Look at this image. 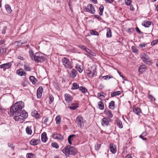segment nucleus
Segmentation results:
<instances>
[{"label": "nucleus", "mask_w": 158, "mask_h": 158, "mask_svg": "<svg viewBox=\"0 0 158 158\" xmlns=\"http://www.w3.org/2000/svg\"><path fill=\"white\" fill-rule=\"evenodd\" d=\"M48 139L46 133L45 132L43 133L41 135V140L44 143L46 142Z\"/></svg>", "instance_id": "nucleus-17"}, {"label": "nucleus", "mask_w": 158, "mask_h": 158, "mask_svg": "<svg viewBox=\"0 0 158 158\" xmlns=\"http://www.w3.org/2000/svg\"><path fill=\"white\" fill-rule=\"evenodd\" d=\"M131 49L133 52L136 53H138V50L135 47L132 46L131 47Z\"/></svg>", "instance_id": "nucleus-45"}, {"label": "nucleus", "mask_w": 158, "mask_h": 158, "mask_svg": "<svg viewBox=\"0 0 158 158\" xmlns=\"http://www.w3.org/2000/svg\"><path fill=\"white\" fill-rule=\"evenodd\" d=\"M146 67L145 65H142L140 66L139 68V71L141 73H142L146 70Z\"/></svg>", "instance_id": "nucleus-23"}, {"label": "nucleus", "mask_w": 158, "mask_h": 158, "mask_svg": "<svg viewBox=\"0 0 158 158\" xmlns=\"http://www.w3.org/2000/svg\"><path fill=\"white\" fill-rule=\"evenodd\" d=\"M24 68L26 71H30L31 70V68H30L29 65L27 64H24Z\"/></svg>", "instance_id": "nucleus-31"}, {"label": "nucleus", "mask_w": 158, "mask_h": 158, "mask_svg": "<svg viewBox=\"0 0 158 158\" xmlns=\"http://www.w3.org/2000/svg\"><path fill=\"white\" fill-rule=\"evenodd\" d=\"M143 136L144 137L146 136L147 135V133L146 131L143 132L142 134Z\"/></svg>", "instance_id": "nucleus-62"}, {"label": "nucleus", "mask_w": 158, "mask_h": 158, "mask_svg": "<svg viewBox=\"0 0 158 158\" xmlns=\"http://www.w3.org/2000/svg\"><path fill=\"white\" fill-rule=\"evenodd\" d=\"M63 65L66 68L71 69L72 68L71 62L67 57H64L62 59Z\"/></svg>", "instance_id": "nucleus-4"}, {"label": "nucleus", "mask_w": 158, "mask_h": 158, "mask_svg": "<svg viewBox=\"0 0 158 158\" xmlns=\"http://www.w3.org/2000/svg\"><path fill=\"white\" fill-rule=\"evenodd\" d=\"M22 70H23V69H22L18 70L16 72L17 74L21 76H25L26 75V73L25 72L22 71Z\"/></svg>", "instance_id": "nucleus-20"}, {"label": "nucleus", "mask_w": 158, "mask_h": 158, "mask_svg": "<svg viewBox=\"0 0 158 158\" xmlns=\"http://www.w3.org/2000/svg\"><path fill=\"white\" fill-rule=\"evenodd\" d=\"M29 79L33 84H36L37 80L34 77L31 76L30 77Z\"/></svg>", "instance_id": "nucleus-29"}, {"label": "nucleus", "mask_w": 158, "mask_h": 158, "mask_svg": "<svg viewBox=\"0 0 158 158\" xmlns=\"http://www.w3.org/2000/svg\"><path fill=\"white\" fill-rule=\"evenodd\" d=\"M33 60L37 63L42 62L44 61V57L41 53L37 52L35 54V57Z\"/></svg>", "instance_id": "nucleus-3"}, {"label": "nucleus", "mask_w": 158, "mask_h": 158, "mask_svg": "<svg viewBox=\"0 0 158 158\" xmlns=\"http://www.w3.org/2000/svg\"><path fill=\"white\" fill-rule=\"evenodd\" d=\"M49 102L50 104H51L54 100V97L52 95H50L49 98Z\"/></svg>", "instance_id": "nucleus-46"}, {"label": "nucleus", "mask_w": 158, "mask_h": 158, "mask_svg": "<svg viewBox=\"0 0 158 158\" xmlns=\"http://www.w3.org/2000/svg\"><path fill=\"white\" fill-rule=\"evenodd\" d=\"M104 7L102 6H100V7L99 8V15H103V12L104 10Z\"/></svg>", "instance_id": "nucleus-42"}, {"label": "nucleus", "mask_w": 158, "mask_h": 158, "mask_svg": "<svg viewBox=\"0 0 158 158\" xmlns=\"http://www.w3.org/2000/svg\"><path fill=\"white\" fill-rule=\"evenodd\" d=\"M99 108L100 110H103L104 109V105L102 101H100L98 104Z\"/></svg>", "instance_id": "nucleus-35"}, {"label": "nucleus", "mask_w": 158, "mask_h": 158, "mask_svg": "<svg viewBox=\"0 0 158 158\" xmlns=\"http://www.w3.org/2000/svg\"><path fill=\"white\" fill-rule=\"evenodd\" d=\"M52 136L53 138L55 139L62 140L63 139V137L62 135L57 133H54Z\"/></svg>", "instance_id": "nucleus-11"}, {"label": "nucleus", "mask_w": 158, "mask_h": 158, "mask_svg": "<svg viewBox=\"0 0 158 158\" xmlns=\"http://www.w3.org/2000/svg\"><path fill=\"white\" fill-rule=\"evenodd\" d=\"M109 107L112 110H114L115 108L114 102V101H111L109 103Z\"/></svg>", "instance_id": "nucleus-26"}, {"label": "nucleus", "mask_w": 158, "mask_h": 158, "mask_svg": "<svg viewBox=\"0 0 158 158\" xmlns=\"http://www.w3.org/2000/svg\"><path fill=\"white\" fill-rule=\"evenodd\" d=\"M11 65V63L10 62H9L1 65H0V68L1 69L3 68V70L5 71L6 69H8Z\"/></svg>", "instance_id": "nucleus-10"}, {"label": "nucleus", "mask_w": 158, "mask_h": 158, "mask_svg": "<svg viewBox=\"0 0 158 158\" xmlns=\"http://www.w3.org/2000/svg\"><path fill=\"white\" fill-rule=\"evenodd\" d=\"M48 121V118H46L45 119V120L44 121V124H45L46 125L47 124V123Z\"/></svg>", "instance_id": "nucleus-61"}, {"label": "nucleus", "mask_w": 158, "mask_h": 158, "mask_svg": "<svg viewBox=\"0 0 158 158\" xmlns=\"http://www.w3.org/2000/svg\"><path fill=\"white\" fill-rule=\"evenodd\" d=\"M31 60H33V59H34L35 57V55H34V53H33V52L32 50H30L29 52Z\"/></svg>", "instance_id": "nucleus-38"}, {"label": "nucleus", "mask_w": 158, "mask_h": 158, "mask_svg": "<svg viewBox=\"0 0 158 158\" xmlns=\"http://www.w3.org/2000/svg\"><path fill=\"white\" fill-rule=\"evenodd\" d=\"M31 115L33 117H35L36 118H39L40 117V114L35 110H34L32 112Z\"/></svg>", "instance_id": "nucleus-21"}, {"label": "nucleus", "mask_w": 158, "mask_h": 158, "mask_svg": "<svg viewBox=\"0 0 158 158\" xmlns=\"http://www.w3.org/2000/svg\"><path fill=\"white\" fill-rule=\"evenodd\" d=\"M8 146L10 148H11L12 149H14L15 147L13 146V144L11 143H8Z\"/></svg>", "instance_id": "nucleus-54"}, {"label": "nucleus", "mask_w": 158, "mask_h": 158, "mask_svg": "<svg viewBox=\"0 0 158 158\" xmlns=\"http://www.w3.org/2000/svg\"><path fill=\"white\" fill-rule=\"evenodd\" d=\"M79 89L82 92L84 93H85L87 92V90L85 88H84L82 86L80 87L79 88Z\"/></svg>", "instance_id": "nucleus-43"}, {"label": "nucleus", "mask_w": 158, "mask_h": 158, "mask_svg": "<svg viewBox=\"0 0 158 158\" xmlns=\"http://www.w3.org/2000/svg\"><path fill=\"white\" fill-rule=\"evenodd\" d=\"M139 137L140 138L142 139L143 140H147V138H146L144 137L142 134L139 136Z\"/></svg>", "instance_id": "nucleus-59"}, {"label": "nucleus", "mask_w": 158, "mask_h": 158, "mask_svg": "<svg viewBox=\"0 0 158 158\" xmlns=\"http://www.w3.org/2000/svg\"><path fill=\"white\" fill-rule=\"evenodd\" d=\"M24 103L22 101L16 102L10 108L9 114L12 115H19L24 107Z\"/></svg>", "instance_id": "nucleus-1"}, {"label": "nucleus", "mask_w": 158, "mask_h": 158, "mask_svg": "<svg viewBox=\"0 0 158 158\" xmlns=\"http://www.w3.org/2000/svg\"><path fill=\"white\" fill-rule=\"evenodd\" d=\"M76 68L79 73H81L82 72L83 69L81 66L80 65L78 64H77L76 66Z\"/></svg>", "instance_id": "nucleus-30"}, {"label": "nucleus", "mask_w": 158, "mask_h": 158, "mask_svg": "<svg viewBox=\"0 0 158 158\" xmlns=\"http://www.w3.org/2000/svg\"><path fill=\"white\" fill-rule=\"evenodd\" d=\"M79 47L81 49H83L84 50H85L86 48V47L85 46H84V45H80L79 46Z\"/></svg>", "instance_id": "nucleus-55"}, {"label": "nucleus", "mask_w": 158, "mask_h": 158, "mask_svg": "<svg viewBox=\"0 0 158 158\" xmlns=\"http://www.w3.org/2000/svg\"><path fill=\"white\" fill-rule=\"evenodd\" d=\"M78 107V104L77 103L72 104L71 106H70L69 108L70 109L72 110H75L77 109Z\"/></svg>", "instance_id": "nucleus-24"}, {"label": "nucleus", "mask_w": 158, "mask_h": 158, "mask_svg": "<svg viewBox=\"0 0 158 158\" xmlns=\"http://www.w3.org/2000/svg\"><path fill=\"white\" fill-rule=\"evenodd\" d=\"M85 11L92 14H94L95 11L94 7L91 4H89L86 7L84 8Z\"/></svg>", "instance_id": "nucleus-5"}, {"label": "nucleus", "mask_w": 158, "mask_h": 158, "mask_svg": "<svg viewBox=\"0 0 158 158\" xmlns=\"http://www.w3.org/2000/svg\"><path fill=\"white\" fill-rule=\"evenodd\" d=\"M125 4L127 6H130L131 4V1L130 0H125Z\"/></svg>", "instance_id": "nucleus-51"}, {"label": "nucleus", "mask_w": 158, "mask_h": 158, "mask_svg": "<svg viewBox=\"0 0 158 158\" xmlns=\"http://www.w3.org/2000/svg\"><path fill=\"white\" fill-rule=\"evenodd\" d=\"M134 30L132 28H129L127 29V31L128 32H132Z\"/></svg>", "instance_id": "nucleus-56"}, {"label": "nucleus", "mask_w": 158, "mask_h": 158, "mask_svg": "<svg viewBox=\"0 0 158 158\" xmlns=\"http://www.w3.org/2000/svg\"><path fill=\"white\" fill-rule=\"evenodd\" d=\"M15 116L14 117V118L16 121H19L20 123H22L24 121L25 119L23 117L21 116L20 114L19 115H14Z\"/></svg>", "instance_id": "nucleus-9"}, {"label": "nucleus", "mask_w": 158, "mask_h": 158, "mask_svg": "<svg viewBox=\"0 0 158 158\" xmlns=\"http://www.w3.org/2000/svg\"><path fill=\"white\" fill-rule=\"evenodd\" d=\"M158 42V40H153L151 43V44L153 46L155 45Z\"/></svg>", "instance_id": "nucleus-53"}, {"label": "nucleus", "mask_w": 158, "mask_h": 158, "mask_svg": "<svg viewBox=\"0 0 158 158\" xmlns=\"http://www.w3.org/2000/svg\"><path fill=\"white\" fill-rule=\"evenodd\" d=\"M102 124L103 126H107L109 123V120L107 118H103L102 119Z\"/></svg>", "instance_id": "nucleus-19"}, {"label": "nucleus", "mask_w": 158, "mask_h": 158, "mask_svg": "<svg viewBox=\"0 0 158 158\" xmlns=\"http://www.w3.org/2000/svg\"><path fill=\"white\" fill-rule=\"evenodd\" d=\"M75 136V135H70L68 137V142L70 144H71V145L72 144V143H71L72 138Z\"/></svg>", "instance_id": "nucleus-36"}, {"label": "nucleus", "mask_w": 158, "mask_h": 158, "mask_svg": "<svg viewBox=\"0 0 158 158\" xmlns=\"http://www.w3.org/2000/svg\"><path fill=\"white\" fill-rule=\"evenodd\" d=\"M7 27L6 26L4 27L2 30V33L3 34H5L6 32V31L7 30Z\"/></svg>", "instance_id": "nucleus-52"}, {"label": "nucleus", "mask_w": 158, "mask_h": 158, "mask_svg": "<svg viewBox=\"0 0 158 158\" xmlns=\"http://www.w3.org/2000/svg\"><path fill=\"white\" fill-rule=\"evenodd\" d=\"M43 91V87L42 86H40L38 88L37 91V96L38 98H40L41 97Z\"/></svg>", "instance_id": "nucleus-12"}, {"label": "nucleus", "mask_w": 158, "mask_h": 158, "mask_svg": "<svg viewBox=\"0 0 158 158\" xmlns=\"http://www.w3.org/2000/svg\"><path fill=\"white\" fill-rule=\"evenodd\" d=\"M95 74V72L93 73L92 72L90 71H88V72L87 73V75L90 78L93 77Z\"/></svg>", "instance_id": "nucleus-37"}, {"label": "nucleus", "mask_w": 158, "mask_h": 158, "mask_svg": "<svg viewBox=\"0 0 158 158\" xmlns=\"http://www.w3.org/2000/svg\"><path fill=\"white\" fill-rule=\"evenodd\" d=\"M5 6L7 12L10 13L12 11V10L11 9L10 6L8 4H6L5 5Z\"/></svg>", "instance_id": "nucleus-34"}, {"label": "nucleus", "mask_w": 158, "mask_h": 158, "mask_svg": "<svg viewBox=\"0 0 158 158\" xmlns=\"http://www.w3.org/2000/svg\"><path fill=\"white\" fill-rule=\"evenodd\" d=\"M110 150L113 153H115L116 152V148L115 146L113 145L112 144H110Z\"/></svg>", "instance_id": "nucleus-16"}, {"label": "nucleus", "mask_w": 158, "mask_h": 158, "mask_svg": "<svg viewBox=\"0 0 158 158\" xmlns=\"http://www.w3.org/2000/svg\"><path fill=\"white\" fill-rule=\"evenodd\" d=\"M40 142L39 139H33L31 140L30 142V144L32 145H36L38 144Z\"/></svg>", "instance_id": "nucleus-15"}, {"label": "nucleus", "mask_w": 158, "mask_h": 158, "mask_svg": "<svg viewBox=\"0 0 158 158\" xmlns=\"http://www.w3.org/2000/svg\"><path fill=\"white\" fill-rule=\"evenodd\" d=\"M64 98L68 104H70L72 102L73 98L70 94H66L64 95Z\"/></svg>", "instance_id": "nucleus-7"}, {"label": "nucleus", "mask_w": 158, "mask_h": 158, "mask_svg": "<svg viewBox=\"0 0 158 158\" xmlns=\"http://www.w3.org/2000/svg\"><path fill=\"white\" fill-rule=\"evenodd\" d=\"M133 112L137 115H139L142 113L141 109L138 107H134L132 108Z\"/></svg>", "instance_id": "nucleus-14"}, {"label": "nucleus", "mask_w": 158, "mask_h": 158, "mask_svg": "<svg viewBox=\"0 0 158 158\" xmlns=\"http://www.w3.org/2000/svg\"><path fill=\"white\" fill-rule=\"evenodd\" d=\"M130 10L132 11H133L135 10L134 8L133 7V6L131 4L130 5Z\"/></svg>", "instance_id": "nucleus-63"}, {"label": "nucleus", "mask_w": 158, "mask_h": 158, "mask_svg": "<svg viewBox=\"0 0 158 158\" xmlns=\"http://www.w3.org/2000/svg\"><path fill=\"white\" fill-rule=\"evenodd\" d=\"M55 120L57 124H59L60 123L61 120V118L59 116H57L55 118Z\"/></svg>", "instance_id": "nucleus-41"}, {"label": "nucleus", "mask_w": 158, "mask_h": 158, "mask_svg": "<svg viewBox=\"0 0 158 158\" xmlns=\"http://www.w3.org/2000/svg\"><path fill=\"white\" fill-rule=\"evenodd\" d=\"M146 45L145 43H143L142 44H139V46L141 47V48H143L145 47Z\"/></svg>", "instance_id": "nucleus-57"}, {"label": "nucleus", "mask_w": 158, "mask_h": 158, "mask_svg": "<svg viewBox=\"0 0 158 158\" xmlns=\"http://www.w3.org/2000/svg\"><path fill=\"white\" fill-rule=\"evenodd\" d=\"M90 33L92 35H98L99 34L96 31H94L93 30H92Z\"/></svg>", "instance_id": "nucleus-49"}, {"label": "nucleus", "mask_w": 158, "mask_h": 158, "mask_svg": "<svg viewBox=\"0 0 158 158\" xmlns=\"http://www.w3.org/2000/svg\"><path fill=\"white\" fill-rule=\"evenodd\" d=\"M20 114L24 119L28 117V114L25 110H23L21 113L20 112Z\"/></svg>", "instance_id": "nucleus-25"}, {"label": "nucleus", "mask_w": 158, "mask_h": 158, "mask_svg": "<svg viewBox=\"0 0 158 158\" xmlns=\"http://www.w3.org/2000/svg\"><path fill=\"white\" fill-rule=\"evenodd\" d=\"M6 51V48H1L0 49V53L1 54H3L5 53Z\"/></svg>", "instance_id": "nucleus-47"}, {"label": "nucleus", "mask_w": 158, "mask_h": 158, "mask_svg": "<svg viewBox=\"0 0 158 158\" xmlns=\"http://www.w3.org/2000/svg\"><path fill=\"white\" fill-rule=\"evenodd\" d=\"M151 24V22L149 21H144L143 23H142V25L146 27H149Z\"/></svg>", "instance_id": "nucleus-22"}, {"label": "nucleus", "mask_w": 158, "mask_h": 158, "mask_svg": "<svg viewBox=\"0 0 158 158\" xmlns=\"http://www.w3.org/2000/svg\"><path fill=\"white\" fill-rule=\"evenodd\" d=\"M125 158H132L131 154H128Z\"/></svg>", "instance_id": "nucleus-64"}, {"label": "nucleus", "mask_w": 158, "mask_h": 158, "mask_svg": "<svg viewBox=\"0 0 158 158\" xmlns=\"http://www.w3.org/2000/svg\"><path fill=\"white\" fill-rule=\"evenodd\" d=\"M107 31L106 37H107L109 38L111 37L112 35L111 31L110 29L109 28H108L107 29Z\"/></svg>", "instance_id": "nucleus-32"}, {"label": "nucleus", "mask_w": 158, "mask_h": 158, "mask_svg": "<svg viewBox=\"0 0 158 158\" xmlns=\"http://www.w3.org/2000/svg\"><path fill=\"white\" fill-rule=\"evenodd\" d=\"M120 94V92L119 91L117 92H114L112 93L111 94V96L112 97H114L115 96L119 95Z\"/></svg>", "instance_id": "nucleus-40"}, {"label": "nucleus", "mask_w": 158, "mask_h": 158, "mask_svg": "<svg viewBox=\"0 0 158 158\" xmlns=\"http://www.w3.org/2000/svg\"><path fill=\"white\" fill-rule=\"evenodd\" d=\"M73 86L72 88V89H77L79 88L78 85L76 83H73Z\"/></svg>", "instance_id": "nucleus-39"}, {"label": "nucleus", "mask_w": 158, "mask_h": 158, "mask_svg": "<svg viewBox=\"0 0 158 158\" xmlns=\"http://www.w3.org/2000/svg\"><path fill=\"white\" fill-rule=\"evenodd\" d=\"M26 133L28 135H31L32 133V131L31 127H27L26 129Z\"/></svg>", "instance_id": "nucleus-28"}, {"label": "nucleus", "mask_w": 158, "mask_h": 158, "mask_svg": "<svg viewBox=\"0 0 158 158\" xmlns=\"http://www.w3.org/2000/svg\"><path fill=\"white\" fill-rule=\"evenodd\" d=\"M105 112L106 114L110 117L112 118L113 116L112 114V113L111 111L108 109H105Z\"/></svg>", "instance_id": "nucleus-27"}, {"label": "nucleus", "mask_w": 158, "mask_h": 158, "mask_svg": "<svg viewBox=\"0 0 158 158\" xmlns=\"http://www.w3.org/2000/svg\"><path fill=\"white\" fill-rule=\"evenodd\" d=\"M76 122L77 125L80 127L83 126L84 122L82 117L80 115L78 116L76 118Z\"/></svg>", "instance_id": "nucleus-6"}, {"label": "nucleus", "mask_w": 158, "mask_h": 158, "mask_svg": "<svg viewBox=\"0 0 158 158\" xmlns=\"http://www.w3.org/2000/svg\"><path fill=\"white\" fill-rule=\"evenodd\" d=\"M116 122L117 125L119 128H122L123 127L122 122L120 120L118 119Z\"/></svg>", "instance_id": "nucleus-33"}, {"label": "nucleus", "mask_w": 158, "mask_h": 158, "mask_svg": "<svg viewBox=\"0 0 158 158\" xmlns=\"http://www.w3.org/2000/svg\"><path fill=\"white\" fill-rule=\"evenodd\" d=\"M89 53L92 56H96V54L94 52L92 51H90V52Z\"/></svg>", "instance_id": "nucleus-60"}, {"label": "nucleus", "mask_w": 158, "mask_h": 158, "mask_svg": "<svg viewBox=\"0 0 158 158\" xmlns=\"http://www.w3.org/2000/svg\"><path fill=\"white\" fill-rule=\"evenodd\" d=\"M34 155L31 153H28L27 154V158H34Z\"/></svg>", "instance_id": "nucleus-48"}, {"label": "nucleus", "mask_w": 158, "mask_h": 158, "mask_svg": "<svg viewBox=\"0 0 158 158\" xmlns=\"http://www.w3.org/2000/svg\"><path fill=\"white\" fill-rule=\"evenodd\" d=\"M77 74V72L76 70L74 69H73L71 71L70 76L74 78L76 76Z\"/></svg>", "instance_id": "nucleus-18"}, {"label": "nucleus", "mask_w": 158, "mask_h": 158, "mask_svg": "<svg viewBox=\"0 0 158 158\" xmlns=\"http://www.w3.org/2000/svg\"><path fill=\"white\" fill-rule=\"evenodd\" d=\"M69 148L70 155H75L76 154L77 151L74 147L73 146H71L70 145Z\"/></svg>", "instance_id": "nucleus-13"}, {"label": "nucleus", "mask_w": 158, "mask_h": 158, "mask_svg": "<svg viewBox=\"0 0 158 158\" xmlns=\"http://www.w3.org/2000/svg\"><path fill=\"white\" fill-rule=\"evenodd\" d=\"M69 145H67L62 151V152L65 154L66 157H69Z\"/></svg>", "instance_id": "nucleus-8"}, {"label": "nucleus", "mask_w": 158, "mask_h": 158, "mask_svg": "<svg viewBox=\"0 0 158 158\" xmlns=\"http://www.w3.org/2000/svg\"><path fill=\"white\" fill-rule=\"evenodd\" d=\"M140 57L144 63L150 64L152 63V60L147 54V53H143L140 55Z\"/></svg>", "instance_id": "nucleus-2"}, {"label": "nucleus", "mask_w": 158, "mask_h": 158, "mask_svg": "<svg viewBox=\"0 0 158 158\" xmlns=\"http://www.w3.org/2000/svg\"><path fill=\"white\" fill-rule=\"evenodd\" d=\"M135 30H136V31L139 34H141V31H140L139 30V28L137 27H136Z\"/></svg>", "instance_id": "nucleus-58"}, {"label": "nucleus", "mask_w": 158, "mask_h": 158, "mask_svg": "<svg viewBox=\"0 0 158 158\" xmlns=\"http://www.w3.org/2000/svg\"><path fill=\"white\" fill-rule=\"evenodd\" d=\"M51 145L53 147L56 149L58 148L59 147L58 144L56 142L52 143Z\"/></svg>", "instance_id": "nucleus-44"}, {"label": "nucleus", "mask_w": 158, "mask_h": 158, "mask_svg": "<svg viewBox=\"0 0 158 158\" xmlns=\"http://www.w3.org/2000/svg\"><path fill=\"white\" fill-rule=\"evenodd\" d=\"M100 77L102 78V79H103L104 80H106L107 78L110 79L112 77V76H110L109 75H106V76H102Z\"/></svg>", "instance_id": "nucleus-50"}]
</instances>
